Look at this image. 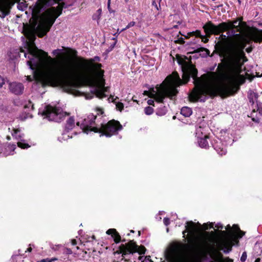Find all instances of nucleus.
<instances>
[{"label": "nucleus", "instance_id": "nucleus-1", "mask_svg": "<svg viewBox=\"0 0 262 262\" xmlns=\"http://www.w3.org/2000/svg\"><path fill=\"white\" fill-rule=\"evenodd\" d=\"M76 65L71 60L60 62L57 65L51 67L42 77L43 83L57 82L64 90L69 93L75 86L72 79L76 76L83 74L89 77L92 75L91 68L87 66V60L82 57H77Z\"/></svg>", "mask_w": 262, "mask_h": 262}, {"label": "nucleus", "instance_id": "nucleus-2", "mask_svg": "<svg viewBox=\"0 0 262 262\" xmlns=\"http://www.w3.org/2000/svg\"><path fill=\"white\" fill-rule=\"evenodd\" d=\"M217 70L220 79L224 81L220 84L208 83L210 80H215L217 75L215 72L204 74L200 77H198V73L196 74V76H193L192 73H190V77H191L194 80L193 82L195 85L189 96L191 101L205 102L207 96L213 98L219 95L222 98H225L236 94L231 82L224 79L220 76L218 68ZM197 73H198V71Z\"/></svg>", "mask_w": 262, "mask_h": 262}, {"label": "nucleus", "instance_id": "nucleus-3", "mask_svg": "<svg viewBox=\"0 0 262 262\" xmlns=\"http://www.w3.org/2000/svg\"><path fill=\"white\" fill-rule=\"evenodd\" d=\"M246 45L239 43L225 57L221 59L218 64L220 76L231 82L236 94L240 89V85L245 82L246 79L241 73L243 66L248 60L244 52Z\"/></svg>", "mask_w": 262, "mask_h": 262}, {"label": "nucleus", "instance_id": "nucleus-4", "mask_svg": "<svg viewBox=\"0 0 262 262\" xmlns=\"http://www.w3.org/2000/svg\"><path fill=\"white\" fill-rule=\"evenodd\" d=\"M238 20L237 19L232 21L228 20L227 22L220 23L218 25H215L211 21H208L203 26V29L208 36L212 34L219 35L226 31H228V34L230 32L232 35H234L235 30L237 32H239L238 25H236Z\"/></svg>", "mask_w": 262, "mask_h": 262}, {"label": "nucleus", "instance_id": "nucleus-5", "mask_svg": "<svg viewBox=\"0 0 262 262\" xmlns=\"http://www.w3.org/2000/svg\"><path fill=\"white\" fill-rule=\"evenodd\" d=\"M218 236L214 231H211L210 233L205 231L197 238V241L193 243L195 250L199 252H203L210 248H213L214 246L211 243H215Z\"/></svg>", "mask_w": 262, "mask_h": 262}, {"label": "nucleus", "instance_id": "nucleus-6", "mask_svg": "<svg viewBox=\"0 0 262 262\" xmlns=\"http://www.w3.org/2000/svg\"><path fill=\"white\" fill-rule=\"evenodd\" d=\"M182 84L178 73L173 72L165 78V98L168 97L171 99H174L178 93L177 88Z\"/></svg>", "mask_w": 262, "mask_h": 262}, {"label": "nucleus", "instance_id": "nucleus-7", "mask_svg": "<svg viewBox=\"0 0 262 262\" xmlns=\"http://www.w3.org/2000/svg\"><path fill=\"white\" fill-rule=\"evenodd\" d=\"M220 37H222V39L216 43L215 49L219 56L223 58L235 48L239 42L233 39L229 38L225 35L222 34Z\"/></svg>", "mask_w": 262, "mask_h": 262}, {"label": "nucleus", "instance_id": "nucleus-8", "mask_svg": "<svg viewBox=\"0 0 262 262\" xmlns=\"http://www.w3.org/2000/svg\"><path fill=\"white\" fill-rule=\"evenodd\" d=\"M192 57L188 58L186 56L183 57L181 55H177V59L179 64L181 66L183 72L182 78L185 83H187L190 80V73L191 72L193 76H196L197 69L195 66L192 63Z\"/></svg>", "mask_w": 262, "mask_h": 262}, {"label": "nucleus", "instance_id": "nucleus-9", "mask_svg": "<svg viewBox=\"0 0 262 262\" xmlns=\"http://www.w3.org/2000/svg\"><path fill=\"white\" fill-rule=\"evenodd\" d=\"M42 116L48 119L49 121H54L60 122L62 121L67 116L70 115L65 112H63L61 108L53 107L50 105H47L45 111L41 114Z\"/></svg>", "mask_w": 262, "mask_h": 262}, {"label": "nucleus", "instance_id": "nucleus-10", "mask_svg": "<svg viewBox=\"0 0 262 262\" xmlns=\"http://www.w3.org/2000/svg\"><path fill=\"white\" fill-rule=\"evenodd\" d=\"M122 128V126L119 121L112 120L105 124H101V127H99L100 131L99 133H101L100 137L104 135L107 137H110Z\"/></svg>", "mask_w": 262, "mask_h": 262}, {"label": "nucleus", "instance_id": "nucleus-11", "mask_svg": "<svg viewBox=\"0 0 262 262\" xmlns=\"http://www.w3.org/2000/svg\"><path fill=\"white\" fill-rule=\"evenodd\" d=\"M120 253L122 255L133 254L138 252L139 254L145 253L146 248L143 246H138L134 241H129L126 244H121L119 247Z\"/></svg>", "mask_w": 262, "mask_h": 262}, {"label": "nucleus", "instance_id": "nucleus-12", "mask_svg": "<svg viewBox=\"0 0 262 262\" xmlns=\"http://www.w3.org/2000/svg\"><path fill=\"white\" fill-rule=\"evenodd\" d=\"M97 118L96 116L93 114L89 115L87 118H85L81 124L80 125L79 122H77V125L80 126L83 132L88 134L90 132H94L95 133L99 132V127L94 126L95 125V121Z\"/></svg>", "mask_w": 262, "mask_h": 262}, {"label": "nucleus", "instance_id": "nucleus-13", "mask_svg": "<svg viewBox=\"0 0 262 262\" xmlns=\"http://www.w3.org/2000/svg\"><path fill=\"white\" fill-rule=\"evenodd\" d=\"M143 94L148 96L151 98H153L158 103L163 102L164 99V81L160 85H157L155 88L150 89L148 91H145Z\"/></svg>", "mask_w": 262, "mask_h": 262}, {"label": "nucleus", "instance_id": "nucleus-14", "mask_svg": "<svg viewBox=\"0 0 262 262\" xmlns=\"http://www.w3.org/2000/svg\"><path fill=\"white\" fill-rule=\"evenodd\" d=\"M246 43L250 44L252 41L260 42L262 41V30H259L256 28H253L252 30L249 31L247 34V38L245 40Z\"/></svg>", "mask_w": 262, "mask_h": 262}, {"label": "nucleus", "instance_id": "nucleus-15", "mask_svg": "<svg viewBox=\"0 0 262 262\" xmlns=\"http://www.w3.org/2000/svg\"><path fill=\"white\" fill-rule=\"evenodd\" d=\"M91 82L95 87V91L97 97L102 98L106 96L104 92H107L108 87L104 86V80L103 79H100L97 82L94 81Z\"/></svg>", "mask_w": 262, "mask_h": 262}, {"label": "nucleus", "instance_id": "nucleus-16", "mask_svg": "<svg viewBox=\"0 0 262 262\" xmlns=\"http://www.w3.org/2000/svg\"><path fill=\"white\" fill-rule=\"evenodd\" d=\"M185 226L186 230L183 231V236H185L186 232H189L192 236H194L198 232V229L196 226L195 223L192 221H188L186 222Z\"/></svg>", "mask_w": 262, "mask_h": 262}, {"label": "nucleus", "instance_id": "nucleus-17", "mask_svg": "<svg viewBox=\"0 0 262 262\" xmlns=\"http://www.w3.org/2000/svg\"><path fill=\"white\" fill-rule=\"evenodd\" d=\"M10 91L15 95H21L23 94L24 86L21 83L12 82L9 83Z\"/></svg>", "mask_w": 262, "mask_h": 262}, {"label": "nucleus", "instance_id": "nucleus-18", "mask_svg": "<svg viewBox=\"0 0 262 262\" xmlns=\"http://www.w3.org/2000/svg\"><path fill=\"white\" fill-rule=\"evenodd\" d=\"M217 232L220 233L219 236L221 238V241L218 243H223L225 245L229 243V241H231L229 238L231 236V234L228 235V233L226 231L217 230Z\"/></svg>", "mask_w": 262, "mask_h": 262}, {"label": "nucleus", "instance_id": "nucleus-19", "mask_svg": "<svg viewBox=\"0 0 262 262\" xmlns=\"http://www.w3.org/2000/svg\"><path fill=\"white\" fill-rule=\"evenodd\" d=\"M232 242L231 241L226 245L223 243H217V249L219 251L223 250L225 253H228L232 250Z\"/></svg>", "mask_w": 262, "mask_h": 262}, {"label": "nucleus", "instance_id": "nucleus-20", "mask_svg": "<svg viewBox=\"0 0 262 262\" xmlns=\"http://www.w3.org/2000/svg\"><path fill=\"white\" fill-rule=\"evenodd\" d=\"M198 53H200V56H201V57H207V56L209 55L210 51L208 49L205 48L200 47L192 52H188V54H193Z\"/></svg>", "mask_w": 262, "mask_h": 262}, {"label": "nucleus", "instance_id": "nucleus-21", "mask_svg": "<svg viewBox=\"0 0 262 262\" xmlns=\"http://www.w3.org/2000/svg\"><path fill=\"white\" fill-rule=\"evenodd\" d=\"M75 126V120L73 117H70L67 121L65 125V130L67 132L71 130Z\"/></svg>", "mask_w": 262, "mask_h": 262}, {"label": "nucleus", "instance_id": "nucleus-22", "mask_svg": "<svg viewBox=\"0 0 262 262\" xmlns=\"http://www.w3.org/2000/svg\"><path fill=\"white\" fill-rule=\"evenodd\" d=\"M208 138V135H205L204 137L201 138L198 140V143L199 146L202 148H207L209 147L208 141H207V139Z\"/></svg>", "mask_w": 262, "mask_h": 262}, {"label": "nucleus", "instance_id": "nucleus-23", "mask_svg": "<svg viewBox=\"0 0 262 262\" xmlns=\"http://www.w3.org/2000/svg\"><path fill=\"white\" fill-rule=\"evenodd\" d=\"M192 110L190 107H183L181 110V114L185 117H189L192 114Z\"/></svg>", "mask_w": 262, "mask_h": 262}, {"label": "nucleus", "instance_id": "nucleus-24", "mask_svg": "<svg viewBox=\"0 0 262 262\" xmlns=\"http://www.w3.org/2000/svg\"><path fill=\"white\" fill-rule=\"evenodd\" d=\"M213 259L218 261H222L223 260V254L219 251H215L213 254Z\"/></svg>", "mask_w": 262, "mask_h": 262}, {"label": "nucleus", "instance_id": "nucleus-25", "mask_svg": "<svg viewBox=\"0 0 262 262\" xmlns=\"http://www.w3.org/2000/svg\"><path fill=\"white\" fill-rule=\"evenodd\" d=\"M188 35L189 36H195L198 37H200V36H202V35H201V31L200 30H198L195 31H192V32L188 33Z\"/></svg>", "mask_w": 262, "mask_h": 262}, {"label": "nucleus", "instance_id": "nucleus-26", "mask_svg": "<svg viewBox=\"0 0 262 262\" xmlns=\"http://www.w3.org/2000/svg\"><path fill=\"white\" fill-rule=\"evenodd\" d=\"M113 237L114 238V241L116 243H119L121 241V236L117 231L115 232Z\"/></svg>", "mask_w": 262, "mask_h": 262}, {"label": "nucleus", "instance_id": "nucleus-27", "mask_svg": "<svg viewBox=\"0 0 262 262\" xmlns=\"http://www.w3.org/2000/svg\"><path fill=\"white\" fill-rule=\"evenodd\" d=\"M153 112L154 110L151 106H147L144 108V112L147 115H151Z\"/></svg>", "mask_w": 262, "mask_h": 262}, {"label": "nucleus", "instance_id": "nucleus-28", "mask_svg": "<svg viewBox=\"0 0 262 262\" xmlns=\"http://www.w3.org/2000/svg\"><path fill=\"white\" fill-rule=\"evenodd\" d=\"M203 228L204 230H208L209 228H213V223H210L209 224L208 223H204L202 225Z\"/></svg>", "mask_w": 262, "mask_h": 262}, {"label": "nucleus", "instance_id": "nucleus-29", "mask_svg": "<svg viewBox=\"0 0 262 262\" xmlns=\"http://www.w3.org/2000/svg\"><path fill=\"white\" fill-rule=\"evenodd\" d=\"M29 116H30L31 118L32 117V116L31 115H29V113H22L19 116V118L21 120L24 121L26 119H27Z\"/></svg>", "mask_w": 262, "mask_h": 262}, {"label": "nucleus", "instance_id": "nucleus-30", "mask_svg": "<svg viewBox=\"0 0 262 262\" xmlns=\"http://www.w3.org/2000/svg\"><path fill=\"white\" fill-rule=\"evenodd\" d=\"M233 227L234 228L235 230H236L239 232V237H242L245 235V232L240 230L238 225H234L233 226Z\"/></svg>", "mask_w": 262, "mask_h": 262}, {"label": "nucleus", "instance_id": "nucleus-31", "mask_svg": "<svg viewBox=\"0 0 262 262\" xmlns=\"http://www.w3.org/2000/svg\"><path fill=\"white\" fill-rule=\"evenodd\" d=\"M17 145L19 147L21 148H27L30 147L28 144L22 142H18Z\"/></svg>", "mask_w": 262, "mask_h": 262}, {"label": "nucleus", "instance_id": "nucleus-32", "mask_svg": "<svg viewBox=\"0 0 262 262\" xmlns=\"http://www.w3.org/2000/svg\"><path fill=\"white\" fill-rule=\"evenodd\" d=\"M204 31H205L204 30ZM211 35L208 36L207 34H206V36L202 35V36H200V37L202 39V41H203L205 43H206L208 41V40H209L208 38L210 37Z\"/></svg>", "mask_w": 262, "mask_h": 262}, {"label": "nucleus", "instance_id": "nucleus-33", "mask_svg": "<svg viewBox=\"0 0 262 262\" xmlns=\"http://www.w3.org/2000/svg\"><path fill=\"white\" fill-rule=\"evenodd\" d=\"M116 108L120 111H121L124 108V105L121 102H117L116 104Z\"/></svg>", "mask_w": 262, "mask_h": 262}, {"label": "nucleus", "instance_id": "nucleus-34", "mask_svg": "<svg viewBox=\"0 0 262 262\" xmlns=\"http://www.w3.org/2000/svg\"><path fill=\"white\" fill-rule=\"evenodd\" d=\"M116 231V230L115 229H110L106 231V234L112 235L113 237Z\"/></svg>", "mask_w": 262, "mask_h": 262}, {"label": "nucleus", "instance_id": "nucleus-35", "mask_svg": "<svg viewBox=\"0 0 262 262\" xmlns=\"http://www.w3.org/2000/svg\"><path fill=\"white\" fill-rule=\"evenodd\" d=\"M174 42L176 43H179L181 45H183L185 43V41L183 38L180 37L178 38V39L174 41Z\"/></svg>", "mask_w": 262, "mask_h": 262}, {"label": "nucleus", "instance_id": "nucleus-36", "mask_svg": "<svg viewBox=\"0 0 262 262\" xmlns=\"http://www.w3.org/2000/svg\"><path fill=\"white\" fill-rule=\"evenodd\" d=\"M247 255L246 252H244L242 255V256L241 257V261L242 262H244L246 261L247 259Z\"/></svg>", "mask_w": 262, "mask_h": 262}, {"label": "nucleus", "instance_id": "nucleus-37", "mask_svg": "<svg viewBox=\"0 0 262 262\" xmlns=\"http://www.w3.org/2000/svg\"><path fill=\"white\" fill-rule=\"evenodd\" d=\"M57 260V258H46V259H43L41 260V262H52L53 261H55V260Z\"/></svg>", "mask_w": 262, "mask_h": 262}, {"label": "nucleus", "instance_id": "nucleus-38", "mask_svg": "<svg viewBox=\"0 0 262 262\" xmlns=\"http://www.w3.org/2000/svg\"><path fill=\"white\" fill-rule=\"evenodd\" d=\"M30 107H31V109L32 110H34V105L30 101H29L28 103L26 105H25V108H29Z\"/></svg>", "mask_w": 262, "mask_h": 262}, {"label": "nucleus", "instance_id": "nucleus-39", "mask_svg": "<svg viewBox=\"0 0 262 262\" xmlns=\"http://www.w3.org/2000/svg\"><path fill=\"white\" fill-rule=\"evenodd\" d=\"M100 15H99V14H97L96 13L94 14L92 16V18L93 20H98L100 19Z\"/></svg>", "mask_w": 262, "mask_h": 262}, {"label": "nucleus", "instance_id": "nucleus-40", "mask_svg": "<svg viewBox=\"0 0 262 262\" xmlns=\"http://www.w3.org/2000/svg\"><path fill=\"white\" fill-rule=\"evenodd\" d=\"M135 21H131V22H130V23H129L127 25V26L126 27V28H124V29H123V30H126V29H128V28H129L132 27H133L134 26H135Z\"/></svg>", "mask_w": 262, "mask_h": 262}, {"label": "nucleus", "instance_id": "nucleus-41", "mask_svg": "<svg viewBox=\"0 0 262 262\" xmlns=\"http://www.w3.org/2000/svg\"><path fill=\"white\" fill-rule=\"evenodd\" d=\"M100 57L98 56H95L94 58H91L89 60V61L91 63H92L93 62L95 61H99Z\"/></svg>", "mask_w": 262, "mask_h": 262}, {"label": "nucleus", "instance_id": "nucleus-42", "mask_svg": "<svg viewBox=\"0 0 262 262\" xmlns=\"http://www.w3.org/2000/svg\"><path fill=\"white\" fill-rule=\"evenodd\" d=\"M7 147L12 151L14 150L15 148V145H10V144H8Z\"/></svg>", "mask_w": 262, "mask_h": 262}, {"label": "nucleus", "instance_id": "nucleus-43", "mask_svg": "<svg viewBox=\"0 0 262 262\" xmlns=\"http://www.w3.org/2000/svg\"><path fill=\"white\" fill-rule=\"evenodd\" d=\"M9 12L6 11H3L2 14L0 15V17L4 18L6 15L8 14Z\"/></svg>", "mask_w": 262, "mask_h": 262}, {"label": "nucleus", "instance_id": "nucleus-44", "mask_svg": "<svg viewBox=\"0 0 262 262\" xmlns=\"http://www.w3.org/2000/svg\"><path fill=\"white\" fill-rule=\"evenodd\" d=\"M0 79L2 80V82L0 83V89L3 86V85L5 84V81L3 78L0 76Z\"/></svg>", "mask_w": 262, "mask_h": 262}, {"label": "nucleus", "instance_id": "nucleus-45", "mask_svg": "<svg viewBox=\"0 0 262 262\" xmlns=\"http://www.w3.org/2000/svg\"><path fill=\"white\" fill-rule=\"evenodd\" d=\"M147 103L148 104L150 105H154V100H152V99H149L148 101H147Z\"/></svg>", "mask_w": 262, "mask_h": 262}, {"label": "nucleus", "instance_id": "nucleus-46", "mask_svg": "<svg viewBox=\"0 0 262 262\" xmlns=\"http://www.w3.org/2000/svg\"><path fill=\"white\" fill-rule=\"evenodd\" d=\"M227 229H230V231H229V234H231V235H232L233 234V232L231 231V227L229 225H228L227 226V228H226Z\"/></svg>", "mask_w": 262, "mask_h": 262}, {"label": "nucleus", "instance_id": "nucleus-47", "mask_svg": "<svg viewBox=\"0 0 262 262\" xmlns=\"http://www.w3.org/2000/svg\"><path fill=\"white\" fill-rule=\"evenodd\" d=\"M152 5L154 6L155 7V8L157 9V10H159V7L160 8L161 6H160V5H159V7L158 6L157 4H156V3L155 2H152Z\"/></svg>", "mask_w": 262, "mask_h": 262}, {"label": "nucleus", "instance_id": "nucleus-48", "mask_svg": "<svg viewBox=\"0 0 262 262\" xmlns=\"http://www.w3.org/2000/svg\"><path fill=\"white\" fill-rule=\"evenodd\" d=\"M215 227H216L217 228L219 229H223V225H222L221 224H217L215 225Z\"/></svg>", "mask_w": 262, "mask_h": 262}, {"label": "nucleus", "instance_id": "nucleus-49", "mask_svg": "<svg viewBox=\"0 0 262 262\" xmlns=\"http://www.w3.org/2000/svg\"><path fill=\"white\" fill-rule=\"evenodd\" d=\"M169 224V220L168 218L165 217V225H168Z\"/></svg>", "mask_w": 262, "mask_h": 262}, {"label": "nucleus", "instance_id": "nucleus-50", "mask_svg": "<svg viewBox=\"0 0 262 262\" xmlns=\"http://www.w3.org/2000/svg\"><path fill=\"white\" fill-rule=\"evenodd\" d=\"M252 47H249L248 48H247L246 49V51L248 52V53H250L252 51Z\"/></svg>", "mask_w": 262, "mask_h": 262}, {"label": "nucleus", "instance_id": "nucleus-51", "mask_svg": "<svg viewBox=\"0 0 262 262\" xmlns=\"http://www.w3.org/2000/svg\"><path fill=\"white\" fill-rule=\"evenodd\" d=\"M3 146H4L3 144H2V143H0V154L3 153L2 148L3 147Z\"/></svg>", "mask_w": 262, "mask_h": 262}, {"label": "nucleus", "instance_id": "nucleus-52", "mask_svg": "<svg viewBox=\"0 0 262 262\" xmlns=\"http://www.w3.org/2000/svg\"><path fill=\"white\" fill-rule=\"evenodd\" d=\"M110 4H111V0H108L107 2V8L108 10L110 11Z\"/></svg>", "mask_w": 262, "mask_h": 262}, {"label": "nucleus", "instance_id": "nucleus-53", "mask_svg": "<svg viewBox=\"0 0 262 262\" xmlns=\"http://www.w3.org/2000/svg\"><path fill=\"white\" fill-rule=\"evenodd\" d=\"M257 111L258 112L259 114L262 116V108H258Z\"/></svg>", "mask_w": 262, "mask_h": 262}, {"label": "nucleus", "instance_id": "nucleus-54", "mask_svg": "<svg viewBox=\"0 0 262 262\" xmlns=\"http://www.w3.org/2000/svg\"><path fill=\"white\" fill-rule=\"evenodd\" d=\"M72 244L73 245H76L77 244V241L76 239H72Z\"/></svg>", "mask_w": 262, "mask_h": 262}, {"label": "nucleus", "instance_id": "nucleus-55", "mask_svg": "<svg viewBox=\"0 0 262 262\" xmlns=\"http://www.w3.org/2000/svg\"><path fill=\"white\" fill-rule=\"evenodd\" d=\"M101 11H102L101 9H99L96 11V13H97V14H99V15H101Z\"/></svg>", "mask_w": 262, "mask_h": 262}, {"label": "nucleus", "instance_id": "nucleus-56", "mask_svg": "<svg viewBox=\"0 0 262 262\" xmlns=\"http://www.w3.org/2000/svg\"><path fill=\"white\" fill-rule=\"evenodd\" d=\"M164 254H165V260L167 259V250H166V249H165Z\"/></svg>", "mask_w": 262, "mask_h": 262}, {"label": "nucleus", "instance_id": "nucleus-57", "mask_svg": "<svg viewBox=\"0 0 262 262\" xmlns=\"http://www.w3.org/2000/svg\"><path fill=\"white\" fill-rule=\"evenodd\" d=\"M156 219H157L158 221H161V219H162V217H161V216H159V215H157V216H156Z\"/></svg>", "mask_w": 262, "mask_h": 262}, {"label": "nucleus", "instance_id": "nucleus-58", "mask_svg": "<svg viewBox=\"0 0 262 262\" xmlns=\"http://www.w3.org/2000/svg\"><path fill=\"white\" fill-rule=\"evenodd\" d=\"M156 114L159 115V116H162L163 115V113H161V112H160L159 111L157 112Z\"/></svg>", "mask_w": 262, "mask_h": 262}, {"label": "nucleus", "instance_id": "nucleus-59", "mask_svg": "<svg viewBox=\"0 0 262 262\" xmlns=\"http://www.w3.org/2000/svg\"><path fill=\"white\" fill-rule=\"evenodd\" d=\"M219 154L221 156L223 155H225V152H224L223 150H221L220 152H219Z\"/></svg>", "mask_w": 262, "mask_h": 262}, {"label": "nucleus", "instance_id": "nucleus-60", "mask_svg": "<svg viewBox=\"0 0 262 262\" xmlns=\"http://www.w3.org/2000/svg\"><path fill=\"white\" fill-rule=\"evenodd\" d=\"M261 259L260 258H257L254 262H260Z\"/></svg>", "mask_w": 262, "mask_h": 262}, {"label": "nucleus", "instance_id": "nucleus-61", "mask_svg": "<svg viewBox=\"0 0 262 262\" xmlns=\"http://www.w3.org/2000/svg\"><path fill=\"white\" fill-rule=\"evenodd\" d=\"M252 120H253V121H254L255 122H257V123L259 122V119H256L255 118H253Z\"/></svg>", "mask_w": 262, "mask_h": 262}, {"label": "nucleus", "instance_id": "nucleus-62", "mask_svg": "<svg viewBox=\"0 0 262 262\" xmlns=\"http://www.w3.org/2000/svg\"><path fill=\"white\" fill-rule=\"evenodd\" d=\"M67 252H68V253H69V254H71V253H72V251H71V249H67Z\"/></svg>", "mask_w": 262, "mask_h": 262}, {"label": "nucleus", "instance_id": "nucleus-63", "mask_svg": "<svg viewBox=\"0 0 262 262\" xmlns=\"http://www.w3.org/2000/svg\"><path fill=\"white\" fill-rule=\"evenodd\" d=\"M31 251H32V248L31 247H30L27 249V250L26 251L31 252Z\"/></svg>", "mask_w": 262, "mask_h": 262}, {"label": "nucleus", "instance_id": "nucleus-64", "mask_svg": "<svg viewBox=\"0 0 262 262\" xmlns=\"http://www.w3.org/2000/svg\"><path fill=\"white\" fill-rule=\"evenodd\" d=\"M258 96V95L257 94L254 93V97H255V98H257Z\"/></svg>", "mask_w": 262, "mask_h": 262}]
</instances>
